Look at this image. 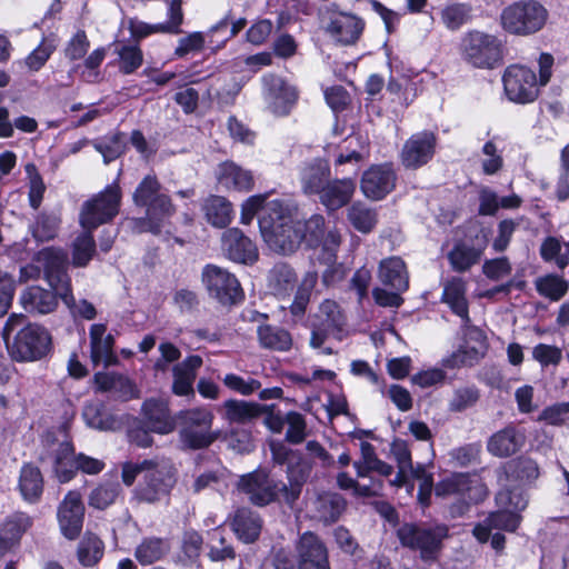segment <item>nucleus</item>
<instances>
[{
	"label": "nucleus",
	"instance_id": "f257e3e1",
	"mask_svg": "<svg viewBox=\"0 0 569 569\" xmlns=\"http://www.w3.org/2000/svg\"><path fill=\"white\" fill-rule=\"evenodd\" d=\"M296 223L298 229L291 230L287 239H280L271 232L270 221L263 220L262 238L271 250L282 254L293 252L303 242L309 248H321L328 261L335 259L341 237L337 229L325 228L322 216L313 214L307 221Z\"/></svg>",
	"mask_w": 569,
	"mask_h": 569
},
{
	"label": "nucleus",
	"instance_id": "f03ea898",
	"mask_svg": "<svg viewBox=\"0 0 569 569\" xmlns=\"http://www.w3.org/2000/svg\"><path fill=\"white\" fill-rule=\"evenodd\" d=\"M69 425L70 419L66 420L57 437L52 432L44 436L46 451L40 456L42 462L50 465L60 483L69 482L78 470L88 475H97L104 468L102 460L83 453L74 455L73 446L67 435Z\"/></svg>",
	"mask_w": 569,
	"mask_h": 569
},
{
	"label": "nucleus",
	"instance_id": "7ed1b4c3",
	"mask_svg": "<svg viewBox=\"0 0 569 569\" xmlns=\"http://www.w3.org/2000/svg\"><path fill=\"white\" fill-rule=\"evenodd\" d=\"M2 336L11 357L21 362L42 359L51 347V336L41 326L27 323L23 315L12 313L6 321Z\"/></svg>",
	"mask_w": 569,
	"mask_h": 569
},
{
	"label": "nucleus",
	"instance_id": "20e7f679",
	"mask_svg": "<svg viewBox=\"0 0 569 569\" xmlns=\"http://www.w3.org/2000/svg\"><path fill=\"white\" fill-rule=\"evenodd\" d=\"M539 79L533 70L520 64H513L505 70L502 81L508 99L516 103H530L539 94V87L546 86L552 73L553 57L541 53L538 60Z\"/></svg>",
	"mask_w": 569,
	"mask_h": 569
},
{
	"label": "nucleus",
	"instance_id": "39448f33",
	"mask_svg": "<svg viewBox=\"0 0 569 569\" xmlns=\"http://www.w3.org/2000/svg\"><path fill=\"white\" fill-rule=\"evenodd\" d=\"M44 267V279L48 284H51L58 292L60 300L67 306L70 312L74 317H82L87 320H91L96 317L94 307L86 301L81 300L76 302L72 295L71 280L67 273V260L64 253L54 248H44V250L38 256Z\"/></svg>",
	"mask_w": 569,
	"mask_h": 569
},
{
	"label": "nucleus",
	"instance_id": "423d86ee",
	"mask_svg": "<svg viewBox=\"0 0 569 569\" xmlns=\"http://www.w3.org/2000/svg\"><path fill=\"white\" fill-rule=\"evenodd\" d=\"M548 17V10L540 2L518 1L502 10L500 24L510 34L528 37L542 30Z\"/></svg>",
	"mask_w": 569,
	"mask_h": 569
},
{
	"label": "nucleus",
	"instance_id": "0eeeda50",
	"mask_svg": "<svg viewBox=\"0 0 569 569\" xmlns=\"http://www.w3.org/2000/svg\"><path fill=\"white\" fill-rule=\"evenodd\" d=\"M461 54L476 68L492 69L502 59V44L496 36L475 30L463 36Z\"/></svg>",
	"mask_w": 569,
	"mask_h": 569
},
{
	"label": "nucleus",
	"instance_id": "6e6552de",
	"mask_svg": "<svg viewBox=\"0 0 569 569\" xmlns=\"http://www.w3.org/2000/svg\"><path fill=\"white\" fill-rule=\"evenodd\" d=\"M121 197L120 186L114 182L86 201L79 216L82 229L93 231L100 224L112 220L119 212Z\"/></svg>",
	"mask_w": 569,
	"mask_h": 569
},
{
	"label": "nucleus",
	"instance_id": "1a4fd4ad",
	"mask_svg": "<svg viewBox=\"0 0 569 569\" xmlns=\"http://www.w3.org/2000/svg\"><path fill=\"white\" fill-rule=\"evenodd\" d=\"M159 183L154 177H146L137 187L133 193V201L137 206L146 207L147 227L141 230L158 232L163 218L173 211L170 199L159 193Z\"/></svg>",
	"mask_w": 569,
	"mask_h": 569
},
{
	"label": "nucleus",
	"instance_id": "9d476101",
	"mask_svg": "<svg viewBox=\"0 0 569 569\" xmlns=\"http://www.w3.org/2000/svg\"><path fill=\"white\" fill-rule=\"evenodd\" d=\"M176 481V469L169 460H152L134 491L136 498L149 503L159 501L169 495Z\"/></svg>",
	"mask_w": 569,
	"mask_h": 569
},
{
	"label": "nucleus",
	"instance_id": "9b49d317",
	"mask_svg": "<svg viewBox=\"0 0 569 569\" xmlns=\"http://www.w3.org/2000/svg\"><path fill=\"white\" fill-rule=\"evenodd\" d=\"M346 319L337 302L325 300L311 320L310 346L321 347L328 338L341 341L346 335Z\"/></svg>",
	"mask_w": 569,
	"mask_h": 569
},
{
	"label": "nucleus",
	"instance_id": "f8f14e48",
	"mask_svg": "<svg viewBox=\"0 0 569 569\" xmlns=\"http://www.w3.org/2000/svg\"><path fill=\"white\" fill-rule=\"evenodd\" d=\"M448 536V528L445 525L433 527H418L416 525H403L398 530L401 543L411 549L420 551L425 560L435 559L441 548V542Z\"/></svg>",
	"mask_w": 569,
	"mask_h": 569
},
{
	"label": "nucleus",
	"instance_id": "ddd939ff",
	"mask_svg": "<svg viewBox=\"0 0 569 569\" xmlns=\"http://www.w3.org/2000/svg\"><path fill=\"white\" fill-rule=\"evenodd\" d=\"M201 280L209 296L223 306L238 303L243 297L238 279L224 268L207 264Z\"/></svg>",
	"mask_w": 569,
	"mask_h": 569
},
{
	"label": "nucleus",
	"instance_id": "4468645a",
	"mask_svg": "<svg viewBox=\"0 0 569 569\" xmlns=\"http://www.w3.org/2000/svg\"><path fill=\"white\" fill-rule=\"evenodd\" d=\"M266 108L274 116L289 114L298 100V90L282 77L268 73L261 79Z\"/></svg>",
	"mask_w": 569,
	"mask_h": 569
},
{
	"label": "nucleus",
	"instance_id": "2eb2a0df",
	"mask_svg": "<svg viewBox=\"0 0 569 569\" xmlns=\"http://www.w3.org/2000/svg\"><path fill=\"white\" fill-rule=\"evenodd\" d=\"M486 350L485 333L476 327H467L463 332V342L442 360V365L450 369L473 366L485 356Z\"/></svg>",
	"mask_w": 569,
	"mask_h": 569
},
{
	"label": "nucleus",
	"instance_id": "dca6fc26",
	"mask_svg": "<svg viewBox=\"0 0 569 569\" xmlns=\"http://www.w3.org/2000/svg\"><path fill=\"white\" fill-rule=\"evenodd\" d=\"M84 506L78 491H69L58 508V521L63 536L76 539L83 523Z\"/></svg>",
	"mask_w": 569,
	"mask_h": 569
},
{
	"label": "nucleus",
	"instance_id": "f3484780",
	"mask_svg": "<svg viewBox=\"0 0 569 569\" xmlns=\"http://www.w3.org/2000/svg\"><path fill=\"white\" fill-rule=\"evenodd\" d=\"M50 289L40 286H27L19 293V305L31 315H48L53 312L58 307L60 299L57 290L48 284Z\"/></svg>",
	"mask_w": 569,
	"mask_h": 569
},
{
	"label": "nucleus",
	"instance_id": "a211bd4d",
	"mask_svg": "<svg viewBox=\"0 0 569 569\" xmlns=\"http://www.w3.org/2000/svg\"><path fill=\"white\" fill-rule=\"evenodd\" d=\"M396 183V174L391 164H378L363 172L361 179L362 193L372 200L386 197Z\"/></svg>",
	"mask_w": 569,
	"mask_h": 569
},
{
	"label": "nucleus",
	"instance_id": "6ab92c4d",
	"mask_svg": "<svg viewBox=\"0 0 569 569\" xmlns=\"http://www.w3.org/2000/svg\"><path fill=\"white\" fill-rule=\"evenodd\" d=\"M436 138L431 132L412 134L403 144L401 162L406 168L416 169L426 164L435 151Z\"/></svg>",
	"mask_w": 569,
	"mask_h": 569
},
{
	"label": "nucleus",
	"instance_id": "aec40b11",
	"mask_svg": "<svg viewBox=\"0 0 569 569\" xmlns=\"http://www.w3.org/2000/svg\"><path fill=\"white\" fill-rule=\"evenodd\" d=\"M299 569H329L327 549L319 538L305 532L297 546Z\"/></svg>",
	"mask_w": 569,
	"mask_h": 569
},
{
	"label": "nucleus",
	"instance_id": "412c9836",
	"mask_svg": "<svg viewBox=\"0 0 569 569\" xmlns=\"http://www.w3.org/2000/svg\"><path fill=\"white\" fill-rule=\"evenodd\" d=\"M222 250L236 262L252 263L258 259L256 244L237 228L223 232Z\"/></svg>",
	"mask_w": 569,
	"mask_h": 569
},
{
	"label": "nucleus",
	"instance_id": "4be33fe9",
	"mask_svg": "<svg viewBox=\"0 0 569 569\" xmlns=\"http://www.w3.org/2000/svg\"><path fill=\"white\" fill-rule=\"evenodd\" d=\"M238 488L248 495L251 502L258 506L270 503L277 497L276 486L262 471H256L242 476Z\"/></svg>",
	"mask_w": 569,
	"mask_h": 569
},
{
	"label": "nucleus",
	"instance_id": "5701e85b",
	"mask_svg": "<svg viewBox=\"0 0 569 569\" xmlns=\"http://www.w3.org/2000/svg\"><path fill=\"white\" fill-rule=\"evenodd\" d=\"M216 177L219 186L227 190L250 191L253 188V174L232 161H226L218 166Z\"/></svg>",
	"mask_w": 569,
	"mask_h": 569
},
{
	"label": "nucleus",
	"instance_id": "b1692460",
	"mask_svg": "<svg viewBox=\"0 0 569 569\" xmlns=\"http://www.w3.org/2000/svg\"><path fill=\"white\" fill-rule=\"evenodd\" d=\"M326 30L336 41L342 44H351L360 37L363 22L353 14L339 12L330 18Z\"/></svg>",
	"mask_w": 569,
	"mask_h": 569
},
{
	"label": "nucleus",
	"instance_id": "393cba45",
	"mask_svg": "<svg viewBox=\"0 0 569 569\" xmlns=\"http://www.w3.org/2000/svg\"><path fill=\"white\" fill-rule=\"evenodd\" d=\"M91 360L94 365L103 363L104 367L118 362L113 353V337L107 333L104 325L94 323L90 328Z\"/></svg>",
	"mask_w": 569,
	"mask_h": 569
},
{
	"label": "nucleus",
	"instance_id": "a878e982",
	"mask_svg": "<svg viewBox=\"0 0 569 569\" xmlns=\"http://www.w3.org/2000/svg\"><path fill=\"white\" fill-rule=\"evenodd\" d=\"M525 442L523 432L515 427H507L489 438L487 450L495 457L506 458L519 451Z\"/></svg>",
	"mask_w": 569,
	"mask_h": 569
},
{
	"label": "nucleus",
	"instance_id": "bb28decb",
	"mask_svg": "<svg viewBox=\"0 0 569 569\" xmlns=\"http://www.w3.org/2000/svg\"><path fill=\"white\" fill-rule=\"evenodd\" d=\"M202 366L200 356L193 355L187 357L183 361L172 368L173 382L172 391L177 396L193 395V382L197 370Z\"/></svg>",
	"mask_w": 569,
	"mask_h": 569
},
{
	"label": "nucleus",
	"instance_id": "cd10ccee",
	"mask_svg": "<svg viewBox=\"0 0 569 569\" xmlns=\"http://www.w3.org/2000/svg\"><path fill=\"white\" fill-rule=\"evenodd\" d=\"M356 184L352 179L328 181L319 193L320 202L328 210H337L346 206L352 198Z\"/></svg>",
	"mask_w": 569,
	"mask_h": 569
},
{
	"label": "nucleus",
	"instance_id": "c85d7f7f",
	"mask_svg": "<svg viewBox=\"0 0 569 569\" xmlns=\"http://www.w3.org/2000/svg\"><path fill=\"white\" fill-rule=\"evenodd\" d=\"M288 208L282 204L280 200H273L268 207H266L263 214L259 220L260 232L262 233L263 220L270 221V229L276 237L280 239H287L291 234V230H297V223L293 222L288 216Z\"/></svg>",
	"mask_w": 569,
	"mask_h": 569
},
{
	"label": "nucleus",
	"instance_id": "c756f323",
	"mask_svg": "<svg viewBox=\"0 0 569 569\" xmlns=\"http://www.w3.org/2000/svg\"><path fill=\"white\" fill-rule=\"evenodd\" d=\"M147 427L159 435H168L174 430L176 423L170 417L167 403L158 400H147L142 406Z\"/></svg>",
	"mask_w": 569,
	"mask_h": 569
},
{
	"label": "nucleus",
	"instance_id": "7c9ffc66",
	"mask_svg": "<svg viewBox=\"0 0 569 569\" xmlns=\"http://www.w3.org/2000/svg\"><path fill=\"white\" fill-rule=\"evenodd\" d=\"M520 523V516L512 511L500 509L491 513L483 523H479L473 529V536L480 541L486 542L489 539L492 529L513 531Z\"/></svg>",
	"mask_w": 569,
	"mask_h": 569
},
{
	"label": "nucleus",
	"instance_id": "2f4dec72",
	"mask_svg": "<svg viewBox=\"0 0 569 569\" xmlns=\"http://www.w3.org/2000/svg\"><path fill=\"white\" fill-rule=\"evenodd\" d=\"M330 169L326 161L317 159L301 170V184L305 193L319 194L328 182Z\"/></svg>",
	"mask_w": 569,
	"mask_h": 569
},
{
	"label": "nucleus",
	"instance_id": "473e14b6",
	"mask_svg": "<svg viewBox=\"0 0 569 569\" xmlns=\"http://www.w3.org/2000/svg\"><path fill=\"white\" fill-rule=\"evenodd\" d=\"M378 277L380 281L398 291L408 289V272L405 262L398 257H391L380 262Z\"/></svg>",
	"mask_w": 569,
	"mask_h": 569
},
{
	"label": "nucleus",
	"instance_id": "72a5a7b5",
	"mask_svg": "<svg viewBox=\"0 0 569 569\" xmlns=\"http://www.w3.org/2000/svg\"><path fill=\"white\" fill-rule=\"evenodd\" d=\"M223 418L229 423H247L258 418L267 407L256 402L230 399L223 402Z\"/></svg>",
	"mask_w": 569,
	"mask_h": 569
},
{
	"label": "nucleus",
	"instance_id": "f704fd0d",
	"mask_svg": "<svg viewBox=\"0 0 569 569\" xmlns=\"http://www.w3.org/2000/svg\"><path fill=\"white\" fill-rule=\"evenodd\" d=\"M231 526L239 540L250 543L259 537L262 523L257 513L242 508L237 510Z\"/></svg>",
	"mask_w": 569,
	"mask_h": 569
},
{
	"label": "nucleus",
	"instance_id": "c9c22d12",
	"mask_svg": "<svg viewBox=\"0 0 569 569\" xmlns=\"http://www.w3.org/2000/svg\"><path fill=\"white\" fill-rule=\"evenodd\" d=\"M442 300L465 321L469 320L466 299V282L461 278H452L443 286Z\"/></svg>",
	"mask_w": 569,
	"mask_h": 569
},
{
	"label": "nucleus",
	"instance_id": "e433bc0d",
	"mask_svg": "<svg viewBox=\"0 0 569 569\" xmlns=\"http://www.w3.org/2000/svg\"><path fill=\"white\" fill-rule=\"evenodd\" d=\"M19 490L26 501L39 500L43 491V478L38 467L27 463L21 468Z\"/></svg>",
	"mask_w": 569,
	"mask_h": 569
},
{
	"label": "nucleus",
	"instance_id": "4c0bfd02",
	"mask_svg": "<svg viewBox=\"0 0 569 569\" xmlns=\"http://www.w3.org/2000/svg\"><path fill=\"white\" fill-rule=\"evenodd\" d=\"M207 221L217 228L227 227L233 217L231 203L223 197L211 196L203 204Z\"/></svg>",
	"mask_w": 569,
	"mask_h": 569
},
{
	"label": "nucleus",
	"instance_id": "58836bf2",
	"mask_svg": "<svg viewBox=\"0 0 569 569\" xmlns=\"http://www.w3.org/2000/svg\"><path fill=\"white\" fill-rule=\"evenodd\" d=\"M313 517L323 522L335 521L345 509L343 499L337 493H322L311 501Z\"/></svg>",
	"mask_w": 569,
	"mask_h": 569
},
{
	"label": "nucleus",
	"instance_id": "ea45409f",
	"mask_svg": "<svg viewBox=\"0 0 569 569\" xmlns=\"http://www.w3.org/2000/svg\"><path fill=\"white\" fill-rule=\"evenodd\" d=\"M297 282L293 269L287 264H277L269 273V288L276 296H288Z\"/></svg>",
	"mask_w": 569,
	"mask_h": 569
},
{
	"label": "nucleus",
	"instance_id": "a19ab883",
	"mask_svg": "<svg viewBox=\"0 0 569 569\" xmlns=\"http://www.w3.org/2000/svg\"><path fill=\"white\" fill-rule=\"evenodd\" d=\"M104 551L103 542L93 533H86L79 542L77 556L84 567H92L99 562Z\"/></svg>",
	"mask_w": 569,
	"mask_h": 569
},
{
	"label": "nucleus",
	"instance_id": "79ce46f5",
	"mask_svg": "<svg viewBox=\"0 0 569 569\" xmlns=\"http://www.w3.org/2000/svg\"><path fill=\"white\" fill-rule=\"evenodd\" d=\"M258 338L263 348L278 351L289 350L292 345V339L288 331L271 326L259 327Z\"/></svg>",
	"mask_w": 569,
	"mask_h": 569
},
{
	"label": "nucleus",
	"instance_id": "37998d69",
	"mask_svg": "<svg viewBox=\"0 0 569 569\" xmlns=\"http://www.w3.org/2000/svg\"><path fill=\"white\" fill-rule=\"evenodd\" d=\"M481 257V251L472 246L457 243L448 253V260L455 271L462 272L476 264Z\"/></svg>",
	"mask_w": 569,
	"mask_h": 569
},
{
	"label": "nucleus",
	"instance_id": "c03bdc74",
	"mask_svg": "<svg viewBox=\"0 0 569 569\" xmlns=\"http://www.w3.org/2000/svg\"><path fill=\"white\" fill-rule=\"evenodd\" d=\"M120 490L117 481L101 482L90 492L88 503L92 508L103 510L116 502Z\"/></svg>",
	"mask_w": 569,
	"mask_h": 569
},
{
	"label": "nucleus",
	"instance_id": "a18cd8bd",
	"mask_svg": "<svg viewBox=\"0 0 569 569\" xmlns=\"http://www.w3.org/2000/svg\"><path fill=\"white\" fill-rule=\"evenodd\" d=\"M348 220L359 232L369 233L377 223V213L363 203L355 202L348 209Z\"/></svg>",
	"mask_w": 569,
	"mask_h": 569
},
{
	"label": "nucleus",
	"instance_id": "49530a36",
	"mask_svg": "<svg viewBox=\"0 0 569 569\" xmlns=\"http://www.w3.org/2000/svg\"><path fill=\"white\" fill-rule=\"evenodd\" d=\"M96 251V243L92 231H83L74 239L72 243V263L74 267H84L92 259Z\"/></svg>",
	"mask_w": 569,
	"mask_h": 569
},
{
	"label": "nucleus",
	"instance_id": "de8ad7c7",
	"mask_svg": "<svg viewBox=\"0 0 569 569\" xmlns=\"http://www.w3.org/2000/svg\"><path fill=\"white\" fill-rule=\"evenodd\" d=\"M539 295L552 300H560L568 291L567 281L557 274H546L535 281Z\"/></svg>",
	"mask_w": 569,
	"mask_h": 569
},
{
	"label": "nucleus",
	"instance_id": "09e8293b",
	"mask_svg": "<svg viewBox=\"0 0 569 569\" xmlns=\"http://www.w3.org/2000/svg\"><path fill=\"white\" fill-rule=\"evenodd\" d=\"M57 49L53 37H43L40 43L24 58V64L30 71H39Z\"/></svg>",
	"mask_w": 569,
	"mask_h": 569
},
{
	"label": "nucleus",
	"instance_id": "8fccbe9b",
	"mask_svg": "<svg viewBox=\"0 0 569 569\" xmlns=\"http://www.w3.org/2000/svg\"><path fill=\"white\" fill-rule=\"evenodd\" d=\"M169 547L162 539H144L136 549L134 556L141 565H150L160 560Z\"/></svg>",
	"mask_w": 569,
	"mask_h": 569
},
{
	"label": "nucleus",
	"instance_id": "3c124183",
	"mask_svg": "<svg viewBox=\"0 0 569 569\" xmlns=\"http://www.w3.org/2000/svg\"><path fill=\"white\" fill-rule=\"evenodd\" d=\"M317 281L318 272L316 270H310L305 273L291 305V312L293 315H302L305 312Z\"/></svg>",
	"mask_w": 569,
	"mask_h": 569
},
{
	"label": "nucleus",
	"instance_id": "603ef678",
	"mask_svg": "<svg viewBox=\"0 0 569 569\" xmlns=\"http://www.w3.org/2000/svg\"><path fill=\"white\" fill-rule=\"evenodd\" d=\"M31 518L23 512L9 516L1 527V539L8 542L17 541L31 526Z\"/></svg>",
	"mask_w": 569,
	"mask_h": 569
},
{
	"label": "nucleus",
	"instance_id": "864d4df0",
	"mask_svg": "<svg viewBox=\"0 0 569 569\" xmlns=\"http://www.w3.org/2000/svg\"><path fill=\"white\" fill-rule=\"evenodd\" d=\"M471 480L465 473H453L440 480L436 487L435 492L437 497H451L461 495L470 489Z\"/></svg>",
	"mask_w": 569,
	"mask_h": 569
},
{
	"label": "nucleus",
	"instance_id": "5fc2aeb1",
	"mask_svg": "<svg viewBox=\"0 0 569 569\" xmlns=\"http://www.w3.org/2000/svg\"><path fill=\"white\" fill-rule=\"evenodd\" d=\"M218 435L212 430L204 428L181 426L180 438L181 442L191 449L204 448L211 445Z\"/></svg>",
	"mask_w": 569,
	"mask_h": 569
},
{
	"label": "nucleus",
	"instance_id": "6e6d98bb",
	"mask_svg": "<svg viewBox=\"0 0 569 569\" xmlns=\"http://www.w3.org/2000/svg\"><path fill=\"white\" fill-rule=\"evenodd\" d=\"M480 398V391L476 386H462L453 390L448 402L452 412H461L473 407Z\"/></svg>",
	"mask_w": 569,
	"mask_h": 569
},
{
	"label": "nucleus",
	"instance_id": "4d7b16f0",
	"mask_svg": "<svg viewBox=\"0 0 569 569\" xmlns=\"http://www.w3.org/2000/svg\"><path fill=\"white\" fill-rule=\"evenodd\" d=\"M337 483L342 490H352V493L357 497L378 496L382 489V482L380 480H372L368 486L359 485L346 472H340L337 476Z\"/></svg>",
	"mask_w": 569,
	"mask_h": 569
},
{
	"label": "nucleus",
	"instance_id": "13d9d810",
	"mask_svg": "<svg viewBox=\"0 0 569 569\" xmlns=\"http://www.w3.org/2000/svg\"><path fill=\"white\" fill-rule=\"evenodd\" d=\"M413 479L419 481L418 501L422 507L430 503L431 492L433 488V477L421 463L412 466L408 469Z\"/></svg>",
	"mask_w": 569,
	"mask_h": 569
},
{
	"label": "nucleus",
	"instance_id": "bf43d9fd",
	"mask_svg": "<svg viewBox=\"0 0 569 569\" xmlns=\"http://www.w3.org/2000/svg\"><path fill=\"white\" fill-rule=\"evenodd\" d=\"M181 426L204 428L211 430L214 416L212 411L204 407L183 410L179 413Z\"/></svg>",
	"mask_w": 569,
	"mask_h": 569
},
{
	"label": "nucleus",
	"instance_id": "052dcab7",
	"mask_svg": "<svg viewBox=\"0 0 569 569\" xmlns=\"http://www.w3.org/2000/svg\"><path fill=\"white\" fill-rule=\"evenodd\" d=\"M511 477L523 483L536 480L540 472L536 461L521 457L508 465Z\"/></svg>",
	"mask_w": 569,
	"mask_h": 569
},
{
	"label": "nucleus",
	"instance_id": "680f3d73",
	"mask_svg": "<svg viewBox=\"0 0 569 569\" xmlns=\"http://www.w3.org/2000/svg\"><path fill=\"white\" fill-rule=\"evenodd\" d=\"M117 54L120 60V70L123 73H132L136 71L143 61L141 49L136 44H123L117 49Z\"/></svg>",
	"mask_w": 569,
	"mask_h": 569
},
{
	"label": "nucleus",
	"instance_id": "e2e57ef3",
	"mask_svg": "<svg viewBox=\"0 0 569 569\" xmlns=\"http://www.w3.org/2000/svg\"><path fill=\"white\" fill-rule=\"evenodd\" d=\"M496 500L500 509L518 515L527 507V499L521 489H502L498 492Z\"/></svg>",
	"mask_w": 569,
	"mask_h": 569
},
{
	"label": "nucleus",
	"instance_id": "0e129e2a",
	"mask_svg": "<svg viewBox=\"0 0 569 569\" xmlns=\"http://www.w3.org/2000/svg\"><path fill=\"white\" fill-rule=\"evenodd\" d=\"M86 423L98 430H108L112 428L113 421L107 415L100 403H89L82 412Z\"/></svg>",
	"mask_w": 569,
	"mask_h": 569
},
{
	"label": "nucleus",
	"instance_id": "69168bd1",
	"mask_svg": "<svg viewBox=\"0 0 569 569\" xmlns=\"http://www.w3.org/2000/svg\"><path fill=\"white\" fill-rule=\"evenodd\" d=\"M94 148L102 154L104 163H109L124 152L126 137L123 133H116L108 142L96 143Z\"/></svg>",
	"mask_w": 569,
	"mask_h": 569
},
{
	"label": "nucleus",
	"instance_id": "338daca9",
	"mask_svg": "<svg viewBox=\"0 0 569 569\" xmlns=\"http://www.w3.org/2000/svg\"><path fill=\"white\" fill-rule=\"evenodd\" d=\"M532 359L542 368L549 366H558L562 360V351L560 348L547 343H538L532 348Z\"/></svg>",
	"mask_w": 569,
	"mask_h": 569
},
{
	"label": "nucleus",
	"instance_id": "774afa93",
	"mask_svg": "<svg viewBox=\"0 0 569 569\" xmlns=\"http://www.w3.org/2000/svg\"><path fill=\"white\" fill-rule=\"evenodd\" d=\"M469 9L465 4L447 6L441 12V20L448 29H459L468 19Z\"/></svg>",
	"mask_w": 569,
	"mask_h": 569
}]
</instances>
